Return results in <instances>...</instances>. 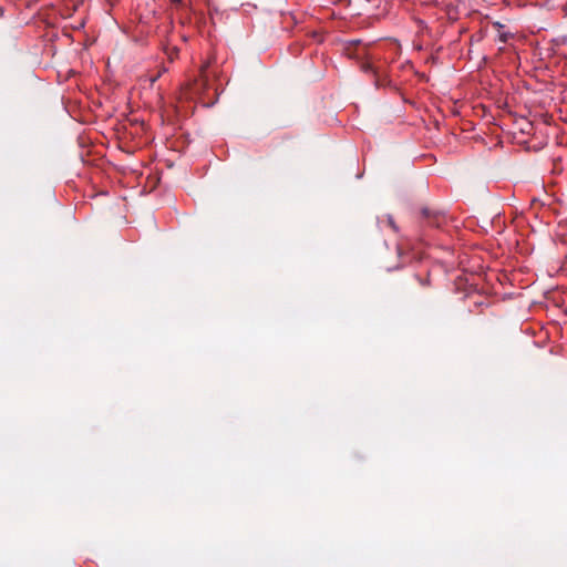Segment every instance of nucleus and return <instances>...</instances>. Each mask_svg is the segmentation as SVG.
Returning <instances> with one entry per match:
<instances>
[{"instance_id":"1","label":"nucleus","mask_w":567,"mask_h":567,"mask_svg":"<svg viewBox=\"0 0 567 567\" xmlns=\"http://www.w3.org/2000/svg\"><path fill=\"white\" fill-rule=\"evenodd\" d=\"M464 307L470 315L476 318V323L482 328H491L498 320L497 306L488 296L480 291H472L464 297Z\"/></svg>"},{"instance_id":"2","label":"nucleus","mask_w":567,"mask_h":567,"mask_svg":"<svg viewBox=\"0 0 567 567\" xmlns=\"http://www.w3.org/2000/svg\"><path fill=\"white\" fill-rule=\"evenodd\" d=\"M402 290L408 295H413L419 287L425 288L431 286V274L425 267L419 270L406 269L401 276Z\"/></svg>"},{"instance_id":"3","label":"nucleus","mask_w":567,"mask_h":567,"mask_svg":"<svg viewBox=\"0 0 567 567\" xmlns=\"http://www.w3.org/2000/svg\"><path fill=\"white\" fill-rule=\"evenodd\" d=\"M427 226L440 228L445 223V216L439 213L431 214L429 209H422Z\"/></svg>"},{"instance_id":"4","label":"nucleus","mask_w":567,"mask_h":567,"mask_svg":"<svg viewBox=\"0 0 567 567\" xmlns=\"http://www.w3.org/2000/svg\"><path fill=\"white\" fill-rule=\"evenodd\" d=\"M493 27L497 31L498 40L502 43H506L512 38V34L509 32L504 31L505 25L503 23L495 21L493 22Z\"/></svg>"},{"instance_id":"5","label":"nucleus","mask_w":567,"mask_h":567,"mask_svg":"<svg viewBox=\"0 0 567 567\" xmlns=\"http://www.w3.org/2000/svg\"><path fill=\"white\" fill-rule=\"evenodd\" d=\"M360 68L363 72L371 73L373 75V78L375 79V81H374L375 85L379 86L378 72H377L375 68L370 62H362Z\"/></svg>"},{"instance_id":"6","label":"nucleus","mask_w":567,"mask_h":567,"mask_svg":"<svg viewBox=\"0 0 567 567\" xmlns=\"http://www.w3.org/2000/svg\"><path fill=\"white\" fill-rule=\"evenodd\" d=\"M361 43H362V41H361V40H359V39H358V40H351V41L346 42L344 48H343L344 54H346L347 56H351V55H350V50H351V49H355V48H357L358 45H360Z\"/></svg>"},{"instance_id":"7","label":"nucleus","mask_w":567,"mask_h":567,"mask_svg":"<svg viewBox=\"0 0 567 567\" xmlns=\"http://www.w3.org/2000/svg\"><path fill=\"white\" fill-rule=\"evenodd\" d=\"M177 54H178V49L177 48H173L171 50V52L168 53L169 61L172 62L174 60V58L177 56Z\"/></svg>"},{"instance_id":"8","label":"nucleus","mask_w":567,"mask_h":567,"mask_svg":"<svg viewBox=\"0 0 567 567\" xmlns=\"http://www.w3.org/2000/svg\"><path fill=\"white\" fill-rule=\"evenodd\" d=\"M162 72H166V69L162 68V71H159L155 76L151 78V82H155L161 76Z\"/></svg>"},{"instance_id":"9","label":"nucleus","mask_w":567,"mask_h":567,"mask_svg":"<svg viewBox=\"0 0 567 567\" xmlns=\"http://www.w3.org/2000/svg\"><path fill=\"white\" fill-rule=\"evenodd\" d=\"M389 224H390V226H391L394 230H396V226H395V224H394V221H393L392 217H389Z\"/></svg>"},{"instance_id":"10","label":"nucleus","mask_w":567,"mask_h":567,"mask_svg":"<svg viewBox=\"0 0 567 567\" xmlns=\"http://www.w3.org/2000/svg\"><path fill=\"white\" fill-rule=\"evenodd\" d=\"M172 3L178 4L182 2V0H171Z\"/></svg>"},{"instance_id":"11","label":"nucleus","mask_w":567,"mask_h":567,"mask_svg":"<svg viewBox=\"0 0 567 567\" xmlns=\"http://www.w3.org/2000/svg\"><path fill=\"white\" fill-rule=\"evenodd\" d=\"M350 55H351L350 58H353V56H354V49H351V50H350Z\"/></svg>"},{"instance_id":"12","label":"nucleus","mask_w":567,"mask_h":567,"mask_svg":"<svg viewBox=\"0 0 567 567\" xmlns=\"http://www.w3.org/2000/svg\"><path fill=\"white\" fill-rule=\"evenodd\" d=\"M205 68H206V66H202V69H200V73H202V74L205 72Z\"/></svg>"}]
</instances>
